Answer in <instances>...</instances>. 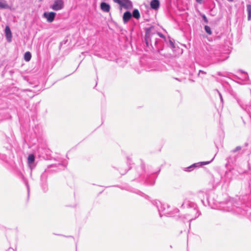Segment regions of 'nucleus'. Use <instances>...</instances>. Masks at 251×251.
<instances>
[{
	"label": "nucleus",
	"mask_w": 251,
	"mask_h": 251,
	"mask_svg": "<svg viewBox=\"0 0 251 251\" xmlns=\"http://www.w3.org/2000/svg\"><path fill=\"white\" fill-rule=\"evenodd\" d=\"M157 37L165 38V36L161 33L155 32L154 31V28L151 27L147 29L146 33V43L148 46L149 45L152 46V44L154 43L156 46L158 43Z\"/></svg>",
	"instance_id": "obj_1"
},
{
	"label": "nucleus",
	"mask_w": 251,
	"mask_h": 251,
	"mask_svg": "<svg viewBox=\"0 0 251 251\" xmlns=\"http://www.w3.org/2000/svg\"><path fill=\"white\" fill-rule=\"evenodd\" d=\"M64 6V2L62 0H55L53 4L51 5L52 9L58 11L62 9Z\"/></svg>",
	"instance_id": "obj_2"
},
{
	"label": "nucleus",
	"mask_w": 251,
	"mask_h": 251,
	"mask_svg": "<svg viewBox=\"0 0 251 251\" xmlns=\"http://www.w3.org/2000/svg\"><path fill=\"white\" fill-rule=\"evenodd\" d=\"M213 158L210 161H204V162H200L197 163H194L192 165L190 166L189 167H187L185 169L186 171L190 172L191 171V169H193L196 167H199L202 165H207L209 164L212 160Z\"/></svg>",
	"instance_id": "obj_3"
},
{
	"label": "nucleus",
	"mask_w": 251,
	"mask_h": 251,
	"mask_svg": "<svg viewBox=\"0 0 251 251\" xmlns=\"http://www.w3.org/2000/svg\"><path fill=\"white\" fill-rule=\"evenodd\" d=\"M55 15L56 13L53 12H45L44 17L47 19L48 22L51 23L54 20Z\"/></svg>",
	"instance_id": "obj_4"
},
{
	"label": "nucleus",
	"mask_w": 251,
	"mask_h": 251,
	"mask_svg": "<svg viewBox=\"0 0 251 251\" xmlns=\"http://www.w3.org/2000/svg\"><path fill=\"white\" fill-rule=\"evenodd\" d=\"M4 32L7 42H10L12 40V33L11 30L8 26H6Z\"/></svg>",
	"instance_id": "obj_5"
},
{
	"label": "nucleus",
	"mask_w": 251,
	"mask_h": 251,
	"mask_svg": "<svg viewBox=\"0 0 251 251\" xmlns=\"http://www.w3.org/2000/svg\"><path fill=\"white\" fill-rule=\"evenodd\" d=\"M121 6L126 9H130L132 7V3L129 0H123Z\"/></svg>",
	"instance_id": "obj_6"
},
{
	"label": "nucleus",
	"mask_w": 251,
	"mask_h": 251,
	"mask_svg": "<svg viewBox=\"0 0 251 251\" xmlns=\"http://www.w3.org/2000/svg\"><path fill=\"white\" fill-rule=\"evenodd\" d=\"M35 160V157L33 154H29L27 158V162L31 169L34 168L33 163Z\"/></svg>",
	"instance_id": "obj_7"
},
{
	"label": "nucleus",
	"mask_w": 251,
	"mask_h": 251,
	"mask_svg": "<svg viewBox=\"0 0 251 251\" xmlns=\"http://www.w3.org/2000/svg\"><path fill=\"white\" fill-rule=\"evenodd\" d=\"M132 14L129 11L126 12L123 15V21L125 23H127L131 18Z\"/></svg>",
	"instance_id": "obj_8"
},
{
	"label": "nucleus",
	"mask_w": 251,
	"mask_h": 251,
	"mask_svg": "<svg viewBox=\"0 0 251 251\" xmlns=\"http://www.w3.org/2000/svg\"><path fill=\"white\" fill-rule=\"evenodd\" d=\"M159 4L158 0H152L151 2V7L152 9H157L159 6Z\"/></svg>",
	"instance_id": "obj_9"
},
{
	"label": "nucleus",
	"mask_w": 251,
	"mask_h": 251,
	"mask_svg": "<svg viewBox=\"0 0 251 251\" xmlns=\"http://www.w3.org/2000/svg\"><path fill=\"white\" fill-rule=\"evenodd\" d=\"M10 6L4 0H0V9H10Z\"/></svg>",
	"instance_id": "obj_10"
},
{
	"label": "nucleus",
	"mask_w": 251,
	"mask_h": 251,
	"mask_svg": "<svg viewBox=\"0 0 251 251\" xmlns=\"http://www.w3.org/2000/svg\"><path fill=\"white\" fill-rule=\"evenodd\" d=\"M101 10L104 12H108L110 10V6L105 2H101L100 4Z\"/></svg>",
	"instance_id": "obj_11"
},
{
	"label": "nucleus",
	"mask_w": 251,
	"mask_h": 251,
	"mask_svg": "<svg viewBox=\"0 0 251 251\" xmlns=\"http://www.w3.org/2000/svg\"><path fill=\"white\" fill-rule=\"evenodd\" d=\"M132 16L136 19H139L140 17V14L138 10L135 9L133 11Z\"/></svg>",
	"instance_id": "obj_12"
},
{
	"label": "nucleus",
	"mask_w": 251,
	"mask_h": 251,
	"mask_svg": "<svg viewBox=\"0 0 251 251\" xmlns=\"http://www.w3.org/2000/svg\"><path fill=\"white\" fill-rule=\"evenodd\" d=\"M247 11L248 12V20L249 21L251 20V5H247Z\"/></svg>",
	"instance_id": "obj_13"
},
{
	"label": "nucleus",
	"mask_w": 251,
	"mask_h": 251,
	"mask_svg": "<svg viewBox=\"0 0 251 251\" xmlns=\"http://www.w3.org/2000/svg\"><path fill=\"white\" fill-rule=\"evenodd\" d=\"M31 57V54L30 52L27 51L25 53L24 59L26 61H29Z\"/></svg>",
	"instance_id": "obj_14"
},
{
	"label": "nucleus",
	"mask_w": 251,
	"mask_h": 251,
	"mask_svg": "<svg viewBox=\"0 0 251 251\" xmlns=\"http://www.w3.org/2000/svg\"><path fill=\"white\" fill-rule=\"evenodd\" d=\"M204 29L206 33H207L209 35H211L212 34V31L211 30V28L209 26L207 25H205L204 26Z\"/></svg>",
	"instance_id": "obj_15"
},
{
	"label": "nucleus",
	"mask_w": 251,
	"mask_h": 251,
	"mask_svg": "<svg viewBox=\"0 0 251 251\" xmlns=\"http://www.w3.org/2000/svg\"><path fill=\"white\" fill-rule=\"evenodd\" d=\"M241 147L240 146H237L235 149L232 151V152H235L237 151L241 150Z\"/></svg>",
	"instance_id": "obj_16"
},
{
	"label": "nucleus",
	"mask_w": 251,
	"mask_h": 251,
	"mask_svg": "<svg viewBox=\"0 0 251 251\" xmlns=\"http://www.w3.org/2000/svg\"><path fill=\"white\" fill-rule=\"evenodd\" d=\"M115 2L118 3L120 6L122 3L123 0H113Z\"/></svg>",
	"instance_id": "obj_17"
},
{
	"label": "nucleus",
	"mask_w": 251,
	"mask_h": 251,
	"mask_svg": "<svg viewBox=\"0 0 251 251\" xmlns=\"http://www.w3.org/2000/svg\"><path fill=\"white\" fill-rule=\"evenodd\" d=\"M201 73L202 74H206V73L205 72H204V71H203L202 70H200L199 71V75H200Z\"/></svg>",
	"instance_id": "obj_18"
},
{
	"label": "nucleus",
	"mask_w": 251,
	"mask_h": 251,
	"mask_svg": "<svg viewBox=\"0 0 251 251\" xmlns=\"http://www.w3.org/2000/svg\"><path fill=\"white\" fill-rule=\"evenodd\" d=\"M196 0V1H197L198 3H200V4H201V3H202V0Z\"/></svg>",
	"instance_id": "obj_19"
},
{
	"label": "nucleus",
	"mask_w": 251,
	"mask_h": 251,
	"mask_svg": "<svg viewBox=\"0 0 251 251\" xmlns=\"http://www.w3.org/2000/svg\"><path fill=\"white\" fill-rule=\"evenodd\" d=\"M219 96H220V99H221V100L222 101H223V98H222V95L219 93Z\"/></svg>",
	"instance_id": "obj_20"
},
{
	"label": "nucleus",
	"mask_w": 251,
	"mask_h": 251,
	"mask_svg": "<svg viewBox=\"0 0 251 251\" xmlns=\"http://www.w3.org/2000/svg\"><path fill=\"white\" fill-rule=\"evenodd\" d=\"M206 19V17L204 15L203 16V19Z\"/></svg>",
	"instance_id": "obj_21"
}]
</instances>
